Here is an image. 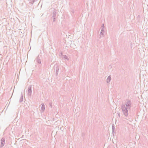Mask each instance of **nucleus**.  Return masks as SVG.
I'll return each instance as SVG.
<instances>
[{"label": "nucleus", "instance_id": "f257e3e1", "mask_svg": "<svg viewBox=\"0 0 148 148\" xmlns=\"http://www.w3.org/2000/svg\"><path fill=\"white\" fill-rule=\"evenodd\" d=\"M132 106V102L130 100H127L125 104H123L121 106L123 112L125 116L128 115V109L130 110Z\"/></svg>", "mask_w": 148, "mask_h": 148}, {"label": "nucleus", "instance_id": "f03ea898", "mask_svg": "<svg viewBox=\"0 0 148 148\" xmlns=\"http://www.w3.org/2000/svg\"><path fill=\"white\" fill-rule=\"evenodd\" d=\"M41 56L39 55L36 57L35 61H36L37 63L39 64H40L41 61Z\"/></svg>", "mask_w": 148, "mask_h": 148}, {"label": "nucleus", "instance_id": "7ed1b4c3", "mask_svg": "<svg viewBox=\"0 0 148 148\" xmlns=\"http://www.w3.org/2000/svg\"><path fill=\"white\" fill-rule=\"evenodd\" d=\"M5 140L4 138H2L1 140V145H0V148H2V147L4 146L5 143Z\"/></svg>", "mask_w": 148, "mask_h": 148}, {"label": "nucleus", "instance_id": "20e7f679", "mask_svg": "<svg viewBox=\"0 0 148 148\" xmlns=\"http://www.w3.org/2000/svg\"><path fill=\"white\" fill-rule=\"evenodd\" d=\"M32 86L30 85L28 88V94L29 96H31L32 94Z\"/></svg>", "mask_w": 148, "mask_h": 148}, {"label": "nucleus", "instance_id": "39448f33", "mask_svg": "<svg viewBox=\"0 0 148 148\" xmlns=\"http://www.w3.org/2000/svg\"><path fill=\"white\" fill-rule=\"evenodd\" d=\"M61 56H62V58L63 59L66 60L67 61H69V58L68 56L66 55H63L62 53V52L60 53Z\"/></svg>", "mask_w": 148, "mask_h": 148}, {"label": "nucleus", "instance_id": "423d86ee", "mask_svg": "<svg viewBox=\"0 0 148 148\" xmlns=\"http://www.w3.org/2000/svg\"><path fill=\"white\" fill-rule=\"evenodd\" d=\"M59 71V67L58 66L56 65V76H57L58 74Z\"/></svg>", "mask_w": 148, "mask_h": 148}, {"label": "nucleus", "instance_id": "0eeeda50", "mask_svg": "<svg viewBox=\"0 0 148 148\" xmlns=\"http://www.w3.org/2000/svg\"><path fill=\"white\" fill-rule=\"evenodd\" d=\"M42 107H41V109L42 112H44L45 110V105L43 103H42L41 104Z\"/></svg>", "mask_w": 148, "mask_h": 148}, {"label": "nucleus", "instance_id": "6e6552de", "mask_svg": "<svg viewBox=\"0 0 148 148\" xmlns=\"http://www.w3.org/2000/svg\"><path fill=\"white\" fill-rule=\"evenodd\" d=\"M111 80V77L110 75L109 76L107 79L106 82L108 83H109L110 82Z\"/></svg>", "mask_w": 148, "mask_h": 148}, {"label": "nucleus", "instance_id": "1a4fd4ad", "mask_svg": "<svg viewBox=\"0 0 148 148\" xmlns=\"http://www.w3.org/2000/svg\"><path fill=\"white\" fill-rule=\"evenodd\" d=\"M56 11L55 10H54L52 13V17H56Z\"/></svg>", "mask_w": 148, "mask_h": 148}, {"label": "nucleus", "instance_id": "9d476101", "mask_svg": "<svg viewBox=\"0 0 148 148\" xmlns=\"http://www.w3.org/2000/svg\"><path fill=\"white\" fill-rule=\"evenodd\" d=\"M23 101V93H22V92H21V97L20 98V99L19 100V102H22Z\"/></svg>", "mask_w": 148, "mask_h": 148}, {"label": "nucleus", "instance_id": "9b49d317", "mask_svg": "<svg viewBox=\"0 0 148 148\" xmlns=\"http://www.w3.org/2000/svg\"><path fill=\"white\" fill-rule=\"evenodd\" d=\"M101 30L104 31V26L103 24H102V25H101Z\"/></svg>", "mask_w": 148, "mask_h": 148}, {"label": "nucleus", "instance_id": "f8f14e48", "mask_svg": "<svg viewBox=\"0 0 148 148\" xmlns=\"http://www.w3.org/2000/svg\"><path fill=\"white\" fill-rule=\"evenodd\" d=\"M105 32L104 31H102L101 30V32H100V34L102 36H103Z\"/></svg>", "mask_w": 148, "mask_h": 148}, {"label": "nucleus", "instance_id": "ddd939ff", "mask_svg": "<svg viewBox=\"0 0 148 148\" xmlns=\"http://www.w3.org/2000/svg\"><path fill=\"white\" fill-rule=\"evenodd\" d=\"M34 2H35V0H31L29 2V3L31 4H32L33 3H34Z\"/></svg>", "mask_w": 148, "mask_h": 148}, {"label": "nucleus", "instance_id": "4468645a", "mask_svg": "<svg viewBox=\"0 0 148 148\" xmlns=\"http://www.w3.org/2000/svg\"><path fill=\"white\" fill-rule=\"evenodd\" d=\"M114 129H115V127L113 125H112V132H114Z\"/></svg>", "mask_w": 148, "mask_h": 148}, {"label": "nucleus", "instance_id": "2eb2a0df", "mask_svg": "<svg viewBox=\"0 0 148 148\" xmlns=\"http://www.w3.org/2000/svg\"><path fill=\"white\" fill-rule=\"evenodd\" d=\"M49 106L51 107V108H52V103H51L50 102L49 103Z\"/></svg>", "mask_w": 148, "mask_h": 148}, {"label": "nucleus", "instance_id": "dca6fc26", "mask_svg": "<svg viewBox=\"0 0 148 148\" xmlns=\"http://www.w3.org/2000/svg\"><path fill=\"white\" fill-rule=\"evenodd\" d=\"M53 22H54L55 21L56 17H53Z\"/></svg>", "mask_w": 148, "mask_h": 148}, {"label": "nucleus", "instance_id": "f3484780", "mask_svg": "<svg viewBox=\"0 0 148 148\" xmlns=\"http://www.w3.org/2000/svg\"><path fill=\"white\" fill-rule=\"evenodd\" d=\"M118 114L119 117H120V114L119 112L118 113Z\"/></svg>", "mask_w": 148, "mask_h": 148}, {"label": "nucleus", "instance_id": "a211bd4d", "mask_svg": "<svg viewBox=\"0 0 148 148\" xmlns=\"http://www.w3.org/2000/svg\"><path fill=\"white\" fill-rule=\"evenodd\" d=\"M71 12H72L73 13H74V10H72L71 11Z\"/></svg>", "mask_w": 148, "mask_h": 148}, {"label": "nucleus", "instance_id": "6ab92c4d", "mask_svg": "<svg viewBox=\"0 0 148 148\" xmlns=\"http://www.w3.org/2000/svg\"><path fill=\"white\" fill-rule=\"evenodd\" d=\"M111 67L112 68V66H111Z\"/></svg>", "mask_w": 148, "mask_h": 148}]
</instances>
